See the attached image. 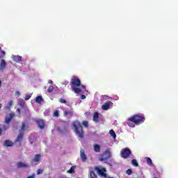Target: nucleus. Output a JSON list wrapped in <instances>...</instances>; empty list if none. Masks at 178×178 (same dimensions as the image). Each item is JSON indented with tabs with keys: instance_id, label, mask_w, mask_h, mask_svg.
<instances>
[{
	"instance_id": "31",
	"label": "nucleus",
	"mask_w": 178,
	"mask_h": 178,
	"mask_svg": "<svg viewBox=\"0 0 178 178\" xmlns=\"http://www.w3.org/2000/svg\"><path fill=\"white\" fill-rule=\"evenodd\" d=\"M13 105V101H10L8 105V108L10 109L12 108V106Z\"/></svg>"
},
{
	"instance_id": "37",
	"label": "nucleus",
	"mask_w": 178,
	"mask_h": 178,
	"mask_svg": "<svg viewBox=\"0 0 178 178\" xmlns=\"http://www.w3.org/2000/svg\"><path fill=\"white\" fill-rule=\"evenodd\" d=\"M81 99H86V95H81Z\"/></svg>"
},
{
	"instance_id": "39",
	"label": "nucleus",
	"mask_w": 178,
	"mask_h": 178,
	"mask_svg": "<svg viewBox=\"0 0 178 178\" xmlns=\"http://www.w3.org/2000/svg\"><path fill=\"white\" fill-rule=\"evenodd\" d=\"M48 83H49V84H53L54 82L52 81V80L49 79L48 81Z\"/></svg>"
},
{
	"instance_id": "4",
	"label": "nucleus",
	"mask_w": 178,
	"mask_h": 178,
	"mask_svg": "<svg viewBox=\"0 0 178 178\" xmlns=\"http://www.w3.org/2000/svg\"><path fill=\"white\" fill-rule=\"evenodd\" d=\"M130 155H131V150L129 147L122 149L120 152V156L122 158L127 159V158H130Z\"/></svg>"
},
{
	"instance_id": "45",
	"label": "nucleus",
	"mask_w": 178,
	"mask_h": 178,
	"mask_svg": "<svg viewBox=\"0 0 178 178\" xmlns=\"http://www.w3.org/2000/svg\"><path fill=\"white\" fill-rule=\"evenodd\" d=\"M2 108V104H0V109Z\"/></svg>"
},
{
	"instance_id": "19",
	"label": "nucleus",
	"mask_w": 178,
	"mask_h": 178,
	"mask_svg": "<svg viewBox=\"0 0 178 178\" xmlns=\"http://www.w3.org/2000/svg\"><path fill=\"white\" fill-rule=\"evenodd\" d=\"M94 151L95 152H101V146L99 145H94Z\"/></svg>"
},
{
	"instance_id": "44",
	"label": "nucleus",
	"mask_w": 178,
	"mask_h": 178,
	"mask_svg": "<svg viewBox=\"0 0 178 178\" xmlns=\"http://www.w3.org/2000/svg\"><path fill=\"white\" fill-rule=\"evenodd\" d=\"M1 84H2V81L0 80V87H1Z\"/></svg>"
},
{
	"instance_id": "2",
	"label": "nucleus",
	"mask_w": 178,
	"mask_h": 178,
	"mask_svg": "<svg viewBox=\"0 0 178 178\" xmlns=\"http://www.w3.org/2000/svg\"><path fill=\"white\" fill-rule=\"evenodd\" d=\"M75 133L79 138H84V131L83 130V125H81V123L79 121H75L72 124Z\"/></svg>"
},
{
	"instance_id": "35",
	"label": "nucleus",
	"mask_w": 178,
	"mask_h": 178,
	"mask_svg": "<svg viewBox=\"0 0 178 178\" xmlns=\"http://www.w3.org/2000/svg\"><path fill=\"white\" fill-rule=\"evenodd\" d=\"M42 170H41V169H38V170H37V175H41V173H42Z\"/></svg>"
},
{
	"instance_id": "36",
	"label": "nucleus",
	"mask_w": 178,
	"mask_h": 178,
	"mask_svg": "<svg viewBox=\"0 0 178 178\" xmlns=\"http://www.w3.org/2000/svg\"><path fill=\"white\" fill-rule=\"evenodd\" d=\"M107 165H109L110 166H112V160H110L109 161L106 162Z\"/></svg>"
},
{
	"instance_id": "42",
	"label": "nucleus",
	"mask_w": 178,
	"mask_h": 178,
	"mask_svg": "<svg viewBox=\"0 0 178 178\" xmlns=\"http://www.w3.org/2000/svg\"><path fill=\"white\" fill-rule=\"evenodd\" d=\"M17 111L19 112V113H20V108H17Z\"/></svg>"
},
{
	"instance_id": "16",
	"label": "nucleus",
	"mask_w": 178,
	"mask_h": 178,
	"mask_svg": "<svg viewBox=\"0 0 178 178\" xmlns=\"http://www.w3.org/2000/svg\"><path fill=\"white\" fill-rule=\"evenodd\" d=\"M12 58L14 62H17V63H19V62H22V56H13Z\"/></svg>"
},
{
	"instance_id": "23",
	"label": "nucleus",
	"mask_w": 178,
	"mask_h": 178,
	"mask_svg": "<svg viewBox=\"0 0 178 178\" xmlns=\"http://www.w3.org/2000/svg\"><path fill=\"white\" fill-rule=\"evenodd\" d=\"M90 178H98V176H97V174H95V172H94V170H91L90 172Z\"/></svg>"
},
{
	"instance_id": "15",
	"label": "nucleus",
	"mask_w": 178,
	"mask_h": 178,
	"mask_svg": "<svg viewBox=\"0 0 178 178\" xmlns=\"http://www.w3.org/2000/svg\"><path fill=\"white\" fill-rule=\"evenodd\" d=\"M80 156L83 162H86V161H87V155H86V153L84 152V151L83 150L80 151Z\"/></svg>"
},
{
	"instance_id": "41",
	"label": "nucleus",
	"mask_w": 178,
	"mask_h": 178,
	"mask_svg": "<svg viewBox=\"0 0 178 178\" xmlns=\"http://www.w3.org/2000/svg\"><path fill=\"white\" fill-rule=\"evenodd\" d=\"M15 95H20V92L17 91V92H15Z\"/></svg>"
},
{
	"instance_id": "34",
	"label": "nucleus",
	"mask_w": 178,
	"mask_h": 178,
	"mask_svg": "<svg viewBox=\"0 0 178 178\" xmlns=\"http://www.w3.org/2000/svg\"><path fill=\"white\" fill-rule=\"evenodd\" d=\"M60 104H67V102H66L64 99H60Z\"/></svg>"
},
{
	"instance_id": "25",
	"label": "nucleus",
	"mask_w": 178,
	"mask_h": 178,
	"mask_svg": "<svg viewBox=\"0 0 178 178\" xmlns=\"http://www.w3.org/2000/svg\"><path fill=\"white\" fill-rule=\"evenodd\" d=\"M131 163L136 168H137V166H138V162H137V160H136V159H132Z\"/></svg>"
},
{
	"instance_id": "8",
	"label": "nucleus",
	"mask_w": 178,
	"mask_h": 178,
	"mask_svg": "<svg viewBox=\"0 0 178 178\" xmlns=\"http://www.w3.org/2000/svg\"><path fill=\"white\" fill-rule=\"evenodd\" d=\"M35 122L36 124H38V127H40L41 129H44L45 127V121L42 119H35Z\"/></svg>"
},
{
	"instance_id": "22",
	"label": "nucleus",
	"mask_w": 178,
	"mask_h": 178,
	"mask_svg": "<svg viewBox=\"0 0 178 178\" xmlns=\"http://www.w3.org/2000/svg\"><path fill=\"white\" fill-rule=\"evenodd\" d=\"M146 162L147 163V165H149V166H152V165H154V163H152V160L151 159V158L149 157H146L145 158Z\"/></svg>"
},
{
	"instance_id": "9",
	"label": "nucleus",
	"mask_w": 178,
	"mask_h": 178,
	"mask_svg": "<svg viewBox=\"0 0 178 178\" xmlns=\"http://www.w3.org/2000/svg\"><path fill=\"white\" fill-rule=\"evenodd\" d=\"M112 105H113V103H112V102L107 101L106 103L103 104L102 108L104 111H108V109H109V108L112 106Z\"/></svg>"
},
{
	"instance_id": "30",
	"label": "nucleus",
	"mask_w": 178,
	"mask_h": 178,
	"mask_svg": "<svg viewBox=\"0 0 178 178\" xmlns=\"http://www.w3.org/2000/svg\"><path fill=\"white\" fill-rule=\"evenodd\" d=\"M82 124L84 127H88V121H83Z\"/></svg>"
},
{
	"instance_id": "24",
	"label": "nucleus",
	"mask_w": 178,
	"mask_h": 178,
	"mask_svg": "<svg viewBox=\"0 0 178 178\" xmlns=\"http://www.w3.org/2000/svg\"><path fill=\"white\" fill-rule=\"evenodd\" d=\"M109 134H111V136L113 137V138H116V134L115 133V131H113V129H111L109 131Z\"/></svg>"
},
{
	"instance_id": "21",
	"label": "nucleus",
	"mask_w": 178,
	"mask_h": 178,
	"mask_svg": "<svg viewBox=\"0 0 178 178\" xmlns=\"http://www.w3.org/2000/svg\"><path fill=\"white\" fill-rule=\"evenodd\" d=\"M44 101V99H42V96H38L35 99V102L37 104H41Z\"/></svg>"
},
{
	"instance_id": "17",
	"label": "nucleus",
	"mask_w": 178,
	"mask_h": 178,
	"mask_svg": "<svg viewBox=\"0 0 178 178\" xmlns=\"http://www.w3.org/2000/svg\"><path fill=\"white\" fill-rule=\"evenodd\" d=\"M17 168H29V165L26 163H24L23 162H19L17 163Z\"/></svg>"
},
{
	"instance_id": "29",
	"label": "nucleus",
	"mask_w": 178,
	"mask_h": 178,
	"mask_svg": "<svg viewBox=\"0 0 178 178\" xmlns=\"http://www.w3.org/2000/svg\"><path fill=\"white\" fill-rule=\"evenodd\" d=\"M54 116L55 118H58V116H59V111L55 110L54 112Z\"/></svg>"
},
{
	"instance_id": "13",
	"label": "nucleus",
	"mask_w": 178,
	"mask_h": 178,
	"mask_svg": "<svg viewBox=\"0 0 178 178\" xmlns=\"http://www.w3.org/2000/svg\"><path fill=\"white\" fill-rule=\"evenodd\" d=\"M14 143L10 140H6L3 143L4 147H13Z\"/></svg>"
},
{
	"instance_id": "33",
	"label": "nucleus",
	"mask_w": 178,
	"mask_h": 178,
	"mask_svg": "<svg viewBox=\"0 0 178 178\" xmlns=\"http://www.w3.org/2000/svg\"><path fill=\"white\" fill-rule=\"evenodd\" d=\"M30 98H31V95H26V96H25L26 101H29V99H30Z\"/></svg>"
},
{
	"instance_id": "11",
	"label": "nucleus",
	"mask_w": 178,
	"mask_h": 178,
	"mask_svg": "<svg viewBox=\"0 0 178 178\" xmlns=\"http://www.w3.org/2000/svg\"><path fill=\"white\" fill-rule=\"evenodd\" d=\"M6 69V61L2 59L0 63V72H3Z\"/></svg>"
},
{
	"instance_id": "20",
	"label": "nucleus",
	"mask_w": 178,
	"mask_h": 178,
	"mask_svg": "<svg viewBox=\"0 0 178 178\" xmlns=\"http://www.w3.org/2000/svg\"><path fill=\"white\" fill-rule=\"evenodd\" d=\"M40 161H41V154H36L35 156V158L33 159V162L40 163Z\"/></svg>"
},
{
	"instance_id": "3",
	"label": "nucleus",
	"mask_w": 178,
	"mask_h": 178,
	"mask_svg": "<svg viewBox=\"0 0 178 178\" xmlns=\"http://www.w3.org/2000/svg\"><path fill=\"white\" fill-rule=\"evenodd\" d=\"M29 129V126H26V122H22V125L21 127V130L19 131V134L15 140V143H22L23 141V137H24V130Z\"/></svg>"
},
{
	"instance_id": "40",
	"label": "nucleus",
	"mask_w": 178,
	"mask_h": 178,
	"mask_svg": "<svg viewBox=\"0 0 178 178\" xmlns=\"http://www.w3.org/2000/svg\"><path fill=\"white\" fill-rule=\"evenodd\" d=\"M81 88L86 91V86L82 85L81 86Z\"/></svg>"
},
{
	"instance_id": "14",
	"label": "nucleus",
	"mask_w": 178,
	"mask_h": 178,
	"mask_svg": "<svg viewBox=\"0 0 178 178\" xmlns=\"http://www.w3.org/2000/svg\"><path fill=\"white\" fill-rule=\"evenodd\" d=\"M64 116L65 118H72V116H73V111H65L64 112Z\"/></svg>"
},
{
	"instance_id": "7",
	"label": "nucleus",
	"mask_w": 178,
	"mask_h": 178,
	"mask_svg": "<svg viewBox=\"0 0 178 178\" xmlns=\"http://www.w3.org/2000/svg\"><path fill=\"white\" fill-rule=\"evenodd\" d=\"M95 170H97L98 175L102 176V177H106V173H105V172H106V169L105 168L100 169L98 167H95Z\"/></svg>"
},
{
	"instance_id": "10",
	"label": "nucleus",
	"mask_w": 178,
	"mask_h": 178,
	"mask_svg": "<svg viewBox=\"0 0 178 178\" xmlns=\"http://www.w3.org/2000/svg\"><path fill=\"white\" fill-rule=\"evenodd\" d=\"M15 118V113H10L9 114V116H6V119H5V122L7 124H9V123H10V122H12V119H13Z\"/></svg>"
},
{
	"instance_id": "6",
	"label": "nucleus",
	"mask_w": 178,
	"mask_h": 178,
	"mask_svg": "<svg viewBox=\"0 0 178 178\" xmlns=\"http://www.w3.org/2000/svg\"><path fill=\"white\" fill-rule=\"evenodd\" d=\"M81 86V81H80V79L77 76H73V78L71 79V87L72 88L74 87H80Z\"/></svg>"
},
{
	"instance_id": "12",
	"label": "nucleus",
	"mask_w": 178,
	"mask_h": 178,
	"mask_svg": "<svg viewBox=\"0 0 178 178\" xmlns=\"http://www.w3.org/2000/svg\"><path fill=\"white\" fill-rule=\"evenodd\" d=\"M93 122H95V123H98V122H99V113L98 112L94 113Z\"/></svg>"
},
{
	"instance_id": "28",
	"label": "nucleus",
	"mask_w": 178,
	"mask_h": 178,
	"mask_svg": "<svg viewBox=\"0 0 178 178\" xmlns=\"http://www.w3.org/2000/svg\"><path fill=\"white\" fill-rule=\"evenodd\" d=\"M54 86H50L48 88V89H47V92H54Z\"/></svg>"
},
{
	"instance_id": "1",
	"label": "nucleus",
	"mask_w": 178,
	"mask_h": 178,
	"mask_svg": "<svg viewBox=\"0 0 178 178\" xmlns=\"http://www.w3.org/2000/svg\"><path fill=\"white\" fill-rule=\"evenodd\" d=\"M128 122L127 124L129 127H134V124L144 123L145 122V118L143 115H134L128 119Z\"/></svg>"
},
{
	"instance_id": "26",
	"label": "nucleus",
	"mask_w": 178,
	"mask_h": 178,
	"mask_svg": "<svg viewBox=\"0 0 178 178\" xmlns=\"http://www.w3.org/2000/svg\"><path fill=\"white\" fill-rule=\"evenodd\" d=\"M18 104L19 105V106L23 107V106H24V105H26V103L23 100H19Z\"/></svg>"
},
{
	"instance_id": "46",
	"label": "nucleus",
	"mask_w": 178,
	"mask_h": 178,
	"mask_svg": "<svg viewBox=\"0 0 178 178\" xmlns=\"http://www.w3.org/2000/svg\"><path fill=\"white\" fill-rule=\"evenodd\" d=\"M31 144H33V142H31Z\"/></svg>"
},
{
	"instance_id": "5",
	"label": "nucleus",
	"mask_w": 178,
	"mask_h": 178,
	"mask_svg": "<svg viewBox=\"0 0 178 178\" xmlns=\"http://www.w3.org/2000/svg\"><path fill=\"white\" fill-rule=\"evenodd\" d=\"M111 156H112V154H111V151H109V149H107L105 151V152L101 155V156L99 159V161H100V162H104V161L109 159Z\"/></svg>"
},
{
	"instance_id": "18",
	"label": "nucleus",
	"mask_w": 178,
	"mask_h": 178,
	"mask_svg": "<svg viewBox=\"0 0 178 178\" xmlns=\"http://www.w3.org/2000/svg\"><path fill=\"white\" fill-rule=\"evenodd\" d=\"M72 91H74V92H75V94H81L82 90L81 89L79 88H72Z\"/></svg>"
},
{
	"instance_id": "43",
	"label": "nucleus",
	"mask_w": 178,
	"mask_h": 178,
	"mask_svg": "<svg viewBox=\"0 0 178 178\" xmlns=\"http://www.w3.org/2000/svg\"><path fill=\"white\" fill-rule=\"evenodd\" d=\"M1 133H2V129L0 128V136Z\"/></svg>"
},
{
	"instance_id": "27",
	"label": "nucleus",
	"mask_w": 178,
	"mask_h": 178,
	"mask_svg": "<svg viewBox=\"0 0 178 178\" xmlns=\"http://www.w3.org/2000/svg\"><path fill=\"white\" fill-rule=\"evenodd\" d=\"M74 166H72L70 169L67 171V173H70L71 175L74 173Z\"/></svg>"
},
{
	"instance_id": "32",
	"label": "nucleus",
	"mask_w": 178,
	"mask_h": 178,
	"mask_svg": "<svg viewBox=\"0 0 178 178\" xmlns=\"http://www.w3.org/2000/svg\"><path fill=\"white\" fill-rule=\"evenodd\" d=\"M131 173H133V170H131V169H128V170H127V175H131Z\"/></svg>"
},
{
	"instance_id": "38",
	"label": "nucleus",
	"mask_w": 178,
	"mask_h": 178,
	"mask_svg": "<svg viewBox=\"0 0 178 178\" xmlns=\"http://www.w3.org/2000/svg\"><path fill=\"white\" fill-rule=\"evenodd\" d=\"M6 53L4 51H1V56H5Z\"/></svg>"
}]
</instances>
